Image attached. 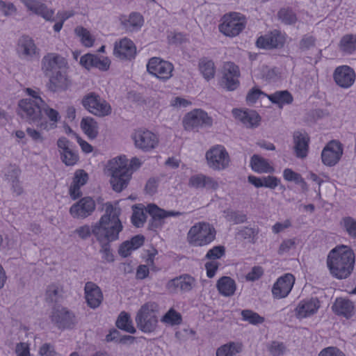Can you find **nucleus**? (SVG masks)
<instances>
[{
	"instance_id": "f257e3e1",
	"label": "nucleus",
	"mask_w": 356,
	"mask_h": 356,
	"mask_svg": "<svg viewBox=\"0 0 356 356\" xmlns=\"http://www.w3.org/2000/svg\"><path fill=\"white\" fill-rule=\"evenodd\" d=\"M120 210L111 203L106 204L105 213L92 225V235L98 242H113L119 239L123 225L119 218Z\"/></svg>"
},
{
	"instance_id": "f03ea898",
	"label": "nucleus",
	"mask_w": 356,
	"mask_h": 356,
	"mask_svg": "<svg viewBox=\"0 0 356 356\" xmlns=\"http://www.w3.org/2000/svg\"><path fill=\"white\" fill-rule=\"evenodd\" d=\"M355 259V253L350 247L343 245L335 247L327 258L330 274L339 280L346 279L354 269Z\"/></svg>"
},
{
	"instance_id": "7ed1b4c3",
	"label": "nucleus",
	"mask_w": 356,
	"mask_h": 356,
	"mask_svg": "<svg viewBox=\"0 0 356 356\" xmlns=\"http://www.w3.org/2000/svg\"><path fill=\"white\" fill-rule=\"evenodd\" d=\"M159 306L156 302H149L141 306L135 321L138 328L145 333L155 331L158 324Z\"/></svg>"
},
{
	"instance_id": "20e7f679",
	"label": "nucleus",
	"mask_w": 356,
	"mask_h": 356,
	"mask_svg": "<svg viewBox=\"0 0 356 356\" xmlns=\"http://www.w3.org/2000/svg\"><path fill=\"white\" fill-rule=\"evenodd\" d=\"M216 231L207 222H199L193 225L187 233V241L193 246H204L216 238Z\"/></svg>"
},
{
	"instance_id": "39448f33",
	"label": "nucleus",
	"mask_w": 356,
	"mask_h": 356,
	"mask_svg": "<svg viewBox=\"0 0 356 356\" xmlns=\"http://www.w3.org/2000/svg\"><path fill=\"white\" fill-rule=\"evenodd\" d=\"M222 21L219 25V30L229 37L238 35L245 29L246 24L245 17L238 13L226 14Z\"/></svg>"
},
{
	"instance_id": "423d86ee",
	"label": "nucleus",
	"mask_w": 356,
	"mask_h": 356,
	"mask_svg": "<svg viewBox=\"0 0 356 356\" xmlns=\"http://www.w3.org/2000/svg\"><path fill=\"white\" fill-rule=\"evenodd\" d=\"M44 104L42 99L31 101L29 99H22L18 102V115L30 122H36L41 119V107Z\"/></svg>"
},
{
	"instance_id": "0eeeda50",
	"label": "nucleus",
	"mask_w": 356,
	"mask_h": 356,
	"mask_svg": "<svg viewBox=\"0 0 356 356\" xmlns=\"http://www.w3.org/2000/svg\"><path fill=\"white\" fill-rule=\"evenodd\" d=\"M131 138L135 147L144 152L154 149L159 143L158 135L147 129L136 130L132 134Z\"/></svg>"
},
{
	"instance_id": "6e6552de",
	"label": "nucleus",
	"mask_w": 356,
	"mask_h": 356,
	"mask_svg": "<svg viewBox=\"0 0 356 356\" xmlns=\"http://www.w3.org/2000/svg\"><path fill=\"white\" fill-rule=\"evenodd\" d=\"M82 104L90 113L99 117H104L111 113L110 104L95 92L84 96Z\"/></svg>"
},
{
	"instance_id": "1a4fd4ad",
	"label": "nucleus",
	"mask_w": 356,
	"mask_h": 356,
	"mask_svg": "<svg viewBox=\"0 0 356 356\" xmlns=\"http://www.w3.org/2000/svg\"><path fill=\"white\" fill-rule=\"evenodd\" d=\"M209 166L215 170H224L228 167L230 159L228 152L222 145H216L206 153Z\"/></svg>"
},
{
	"instance_id": "9d476101",
	"label": "nucleus",
	"mask_w": 356,
	"mask_h": 356,
	"mask_svg": "<svg viewBox=\"0 0 356 356\" xmlns=\"http://www.w3.org/2000/svg\"><path fill=\"white\" fill-rule=\"evenodd\" d=\"M147 70L149 74H152L158 79L166 81L172 77L174 66L168 61L158 57H153L149 60Z\"/></svg>"
},
{
	"instance_id": "9b49d317",
	"label": "nucleus",
	"mask_w": 356,
	"mask_h": 356,
	"mask_svg": "<svg viewBox=\"0 0 356 356\" xmlns=\"http://www.w3.org/2000/svg\"><path fill=\"white\" fill-rule=\"evenodd\" d=\"M183 124L185 129L194 130L211 126L212 119L203 110L194 109L184 116Z\"/></svg>"
},
{
	"instance_id": "f8f14e48",
	"label": "nucleus",
	"mask_w": 356,
	"mask_h": 356,
	"mask_svg": "<svg viewBox=\"0 0 356 356\" xmlns=\"http://www.w3.org/2000/svg\"><path fill=\"white\" fill-rule=\"evenodd\" d=\"M145 211L152 217L149 223V229L152 230L161 228L164 223L165 218L179 216L182 214V213L179 211H165L154 204H148L145 207Z\"/></svg>"
},
{
	"instance_id": "ddd939ff",
	"label": "nucleus",
	"mask_w": 356,
	"mask_h": 356,
	"mask_svg": "<svg viewBox=\"0 0 356 356\" xmlns=\"http://www.w3.org/2000/svg\"><path fill=\"white\" fill-rule=\"evenodd\" d=\"M17 52L22 59L31 61L38 58L40 49L36 46L32 38L29 35H23L18 40Z\"/></svg>"
},
{
	"instance_id": "4468645a",
	"label": "nucleus",
	"mask_w": 356,
	"mask_h": 356,
	"mask_svg": "<svg viewBox=\"0 0 356 356\" xmlns=\"http://www.w3.org/2000/svg\"><path fill=\"white\" fill-rule=\"evenodd\" d=\"M343 154L342 145L337 140L329 142L321 152L322 162L327 166L335 165Z\"/></svg>"
},
{
	"instance_id": "2eb2a0df",
	"label": "nucleus",
	"mask_w": 356,
	"mask_h": 356,
	"mask_svg": "<svg viewBox=\"0 0 356 356\" xmlns=\"http://www.w3.org/2000/svg\"><path fill=\"white\" fill-rule=\"evenodd\" d=\"M65 59L56 53H48L41 61V69L45 76H51L66 65Z\"/></svg>"
},
{
	"instance_id": "dca6fc26",
	"label": "nucleus",
	"mask_w": 356,
	"mask_h": 356,
	"mask_svg": "<svg viewBox=\"0 0 356 356\" xmlns=\"http://www.w3.org/2000/svg\"><path fill=\"white\" fill-rule=\"evenodd\" d=\"M57 146L61 161L67 166L75 165L79 161V154L74 149L72 143L66 138L61 137L57 140Z\"/></svg>"
},
{
	"instance_id": "f3484780",
	"label": "nucleus",
	"mask_w": 356,
	"mask_h": 356,
	"mask_svg": "<svg viewBox=\"0 0 356 356\" xmlns=\"http://www.w3.org/2000/svg\"><path fill=\"white\" fill-rule=\"evenodd\" d=\"M95 206V202L91 197H85L71 206L70 213L74 218L83 219L92 214Z\"/></svg>"
},
{
	"instance_id": "a211bd4d",
	"label": "nucleus",
	"mask_w": 356,
	"mask_h": 356,
	"mask_svg": "<svg viewBox=\"0 0 356 356\" xmlns=\"http://www.w3.org/2000/svg\"><path fill=\"white\" fill-rule=\"evenodd\" d=\"M195 284V280L192 276L184 274L170 280L166 284V287L171 293L188 292L192 290Z\"/></svg>"
},
{
	"instance_id": "6ab92c4d",
	"label": "nucleus",
	"mask_w": 356,
	"mask_h": 356,
	"mask_svg": "<svg viewBox=\"0 0 356 356\" xmlns=\"http://www.w3.org/2000/svg\"><path fill=\"white\" fill-rule=\"evenodd\" d=\"M294 282L295 278L292 274L286 273L280 277L273 286V296L278 299L286 297L291 292Z\"/></svg>"
},
{
	"instance_id": "aec40b11",
	"label": "nucleus",
	"mask_w": 356,
	"mask_h": 356,
	"mask_svg": "<svg viewBox=\"0 0 356 356\" xmlns=\"http://www.w3.org/2000/svg\"><path fill=\"white\" fill-rule=\"evenodd\" d=\"M285 43V37L278 31H274L265 35L260 36L257 42V46L263 49L282 48Z\"/></svg>"
},
{
	"instance_id": "412c9836",
	"label": "nucleus",
	"mask_w": 356,
	"mask_h": 356,
	"mask_svg": "<svg viewBox=\"0 0 356 356\" xmlns=\"http://www.w3.org/2000/svg\"><path fill=\"white\" fill-rule=\"evenodd\" d=\"M333 78L335 83L339 86L343 88H348L355 82V73L350 67L342 65L335 69Z\"/></svg>"
},
{
	"instance_id": "4be33fe9",
	"label": "nucleus",
	"mask_w": 356,
	"mask_h": 356,
	"mask_svg": "<svg viewBox=\"0 0 356 356\" xmlns=\"http://www.w3.org/2000/svg\"><path fill=\"white\" fill-rule=\"evenodd\" d=\"M113 54L120 59L131 60L136 54V48L131 40L124 38L115 42Z\"/></svg>"
},
{
	"instance_id": "5701e85b",
	"label": "nucleus",
	"mask_w": 356,
	"mask_h": 356,
	"mask_svg": "<svg viewBox=\"0 0 356 356\" xmlns=\"http://www.w3.org/2000/svg\"><path fill=\"white\" fill-rule=\"evenodd\" d=\"M84 295L87 305L92 309L99 307L103 300L101 289L92 282H87L84 286Z\"/></svg>"
},
{
	"instance_id": "b1692460",
	"label": "nucleus",
	"mask_w": 356,
	"mask_h": 356,
	"mask_svg": "<svg viewBox=\"0 0 356 356\" xmlns=\"http://www.w3.org/2000/svg\"><path fill=\"white\" fill-rule=\"evenodd\" d=\"M80 64L89 70L92 67L106 71L110 67V60L107 57H99L97 55L87 54L81 57Z\"/></svg>"
},
{
	"instance_id": "393cba45",
	"label": "nucleus",
	"mask_w": 356,
	"mask_h": 356,
	"mask_svg": "<svg viewBox=\"0 0 356 356\" xmlns=\"http://www.w3.org/2000/svg\"><path fill=\"white\" fill-rule=\"evenodd\" d=\"M320 302L317 298L301 300L295 309L296 316L298 318L309 317L318 311Z\"/></svg>"
},
{
	"instance_id": "a878e982",
	"label": "nucleus",
	"mask_w": 356,
	"mask_h": 356,
	"mask_svg": "<svg viewBox=\"0 0 356 356\" xmlns=\"http://www.w3.org/2000/svg\"><path fill=\"white\" fill-rule=\"evenodd\" d=\"M51 320L60 328H69L74 324V316L65 308L54 310Z\"/></svg>"
},
{
	"instance_id": "bb28decb",
	"label": "nucleus",
	"mask_w": 356,
	"mask_h": 356,
	"mask_svg": "<svg viewBox=\"0 0 356 356\" xmlns=\"http://www.w3.org/2000/svg\"><path fill=\"white\" fill-rule=\"evenodd\" d=\"M232 113L234 117L240 120L247 127L251 128L259 125L260 117L255 111H242L235 108L233 109Z\"/></svg>"
},
{
	"instance_id": "cd10ccee",
	"label": "nucleus",
	"mask_w": 356,
	"mask_h": 356,
	"mask_svg": "<svg viewBox=\"0 0 356 356\" xmlns=\"http://www.w3.org/2000/svg\"><path fill=\"white\" fill-rule=\"evenodd\" d=\"M293 143L296 156L300 159L305 158L309 150V137L308 135L299 131L294 133Z\"/></svg>"
},
{
	"instance_id": "c85d7f7f",
	"label": "nucleus",
	"mask_w": 356,
	"mask_h": 356,
	"mask_svg": "<svg viewBox=\"0 0 356 356\" xmlns=\"http://www.w3.org/2000/svg\"><path fill=\"white\" fill-rule=\"evenodd\" d=\"M88 179V175L83 170H78L74 173L72 185L70 187V195L73 200L81 196V187L85 185Z\"/></svg>"
},
{
	"instance_id": "c756f323",
	"label": "nucleus",
	"mask_w": 356,
	"mask_h": 356,
	"mask_svg": "<svg viewBox=\"0 0 356 356\" xmlns=\"http://www.w3.org/2000/svg\"><path fill=\"white\" fill-rule=\"evenodd\" d=\"M25 6L33 13L42 16L46 19H50L53 11L49 10L40 0H20Z\"/></svg>"
},
{
	"instance_id": "7c9ffc66",
	"label": "nucleus",
	"mask_w": 356,
	"mask_h": 356,
	"mask_svg": "<svg viewBox=\"0 0 356 356\" xmlns=\"http://www.w3.org/2000/svg\"><path fill=\"white\" fill-rule=\"evenodd\" d=\"M334 312L348 318L354 314V305L352 301L346 298H337L332 305Z\"/></svg>"
},
{
	"instance_id": "2f4dec72",
	"label": "nucleus",
	"mask_w": 356,
	"mask_h": 356,
	"mask_svg": "<svg viewBox=\"0 0 356 356\" xmlns=\"http://www.w3.org/2000/svg\"><path fill=\"white\" fill-rule=\"evenodd\" d=\"M128 162L124 156L115 157L108 161L107 165L108 170L111 174H120L124 171H126V173L132 174L133 170L128 166Z\"/></svg>"
},
{
	"instance_id": "473e14b6",
	"label": "nucleus",
	"mask_w": 356,
	"mask_h": 356,
	"mask_svg": "<svg viewBox=\"0 0 356 356\" xmlns=\"http://www.w3.org/2000/svg\"><path fill=\"white\" fill-rule=\"evenodd\" d=\"M216 287L220 294L225 297H229L234 294L236 284L230 277L223 276L218 280Z\"/></svg>"
},
{
	"instance_id": "72a5a7b5",
	"label": "nucleus",
	"mask_w": 356,
	"mask_h": 356,
	"mask_svg": "<svg viewBox=\"0 0 356 356\" xmlns=\"http://www.w3.org/2000/svg\"><path fill=\"white\" fill-rule=\"evenodd\" d=\"M125 172L126 171H124L120 174H111V177L110 179V183L112 186V188L115 192H121L127 186L130 181L132 174L126 173Z\"/></svg>"
},
{
	"instance_id": "f704fd0d",
	"label": "nucleus",
	"mask_w": 356,
	"mask_h": 356,
	"mask_svg": "<svg viewBox=\"0 0 356 356\" xmlns=\"http://www.w3.org/2000/svg\"><path fill=\"white\" fill-rule=\"evenodd\" d=\"M121 24L129 31L138 29L143 25V16L137 13H132L129 17L123 16L120 18Z\"/></svg>"
},
{
	"instance_id": "c9c22d12",
	"label": "nucleus",
	"mask_w": 356,
	"mask_h": 356,
	"mask_svg": "<svg viewBox=\"0 0 356 356\" xmlns=\"http://www.w3.org/2000/svg\"><path fill=\"white\" fill-rule=\"evenodd\" d=\"M252 169L258 173H269L274 171V168L268 161L257 154H254L250 159Z\"/></svg>"
},
{
	"instance_id": "e433bc0d",
	"label": "nucleus",
	"mask_w": 356,
	"mask_h": 356,
	"mask_svg": "<svg viewBox=\"0 0 356 356\" xmlns=\"http://www.w3.org/2000/svg\"><path fill=\"white\" fill-rule=\"evenodd\" d=\"M266 97L280 108H282L284 104H289L293 102V97L287 90L276 91L271 95H267Z\"/></svg>"
},
{
	"instance_id": "4c0bfd02",
	"label": "nucleus",
	"mask_w": 356,
	"mask_h": 356,
	"mask_svg": "<svg viewBox=\"0 0 356 356\" xmlns=\"http://www.w3.org/2000/svg\"><path fill=\"white\" fill-rule=\"evenodd\" d=\"M339 50L344 54H351L356 51V35H343L339 44Z\"/></svg>"
},
{
	"instance_id": "58836bf2",
	"label": "nucleus",
	"mask_w": 356,
	"mask_h": 356,
	"mask_svg": "<svg viewBox=\"0 0 356 356\" xmlns=\"http://www.w3.org/2000/svg\"><path fill=\"white\" fill-rule=\"evenodd\" d=\"M49 77V83L48 88L51 91L56 92L59 89H63L67 86V79L64 74H63L60 70L55 72L54 74Z\"/></svg>"
},
{
	"instance_id": "ea45409f",
	"label": "nucleus",
	"mask_w": 356,
	"mask_h": 356,
	"mask_svg": "<svg viewBox=\"0 0 356 356\" xmlns=\"http://www.w3.org/2000/svg\"><path fill=\"white\" fill-rule=\"evenodd\" d=\"M81 127L90 139L95 138L98 135V125L92 118H83L81 122Z\"/></svg>"
},
{
	"instance_id": "a19ab883",
	"label": "nucleus",
	"mask_w": 356,
	"mask_h": 356,
	"mask_svg": "<svg viewBox=\"0 0 356 356\" xmlns=\"http://www.w3.org/2000/svg\"><path fill=\"white\" fill-rule=\"evenodd\" d=\"M116 326L127 332L134 334L136 330L132 324L130 316L125 312H122L119 315L116 321Z\"/></svg>"
},
{
	"instance_id": "79ce46f5",
	"label": "nucleus",
	"mask_w": 356,
	"mask_h": 356,
	"mask_svg": "<svg viewBox=\"0 0 356 356\" xmlns=\"http://www.w3.org/2000/svg\"><path fill=\"white\" fill-rule=\"evenodd\" d=\"M199 69L204 78L209 81L215 75V65L211 60L204 58L200 60Z\"/></svg>"
},
{
	"instance_id": "37998d69",
	"label": "nucleus",
	"mask_w": 356,
	"mask_h": 356,
	"mask_svg": "<svg viewBox=\"0 0 356 356\" xmlns=\"http://www.w3.org/2000/svg\"><path fill=\"white\" fill-rule=\"evenodd\" d=\"M241 350L239 343L229 342L219 347L216 350V356H235Z\"/></svg>"
},
{
	"instance_id": "c03bdc74",
	"label": "nucleus",
	"mask_w": 356,
	"mask_h": 356,
	"mask_svg": "<svg viewBox=\"0 0 356 356\" xmlns=\"http://www.w3.org/2000/svg\"><path fill=\"white\" fill-rule=\"evenodd\" d=\"M341 228L347 233V234L353 238H356V219L351 216H345L341 218L340 222Z\"/></svg>"
},
{
	"instance_id": "a18cd8bd",
	"label": "nucleus",
	"mask_w": 356,
	"mask_h": 356,
	"mask_svg": "<svg viewBox=\"0 0 356 356\" xmlns=\"http://www.w3.org/2000/svg\"><path fill=\"white\" fill-rule=\"evenodd\" d=\"M63 292V288L60 285L50 284L46 291V300L51 303L57 302L62 297Z\"/></svg>"
},
{
	"instance_id": "49530a36",
	"label": "nucleus",
	"mask_w": 356,
	"mask_h": 356,
	"mask_svg": "<svg viewBox=\"0 0 356 356\" xmlns=\"http://www.w3.org/2000/svg\"><path fill=\"white\" fill-rule=\"evenodd\" d=\"M241 314L243 321H248L252 325H259L264 322V317L250 309H243L241 311Z\"/></svg>"
},
{
	"instance_id": "de8ad7c7",
	"label": "nucleus",
	"mask_w": 356,
	"mask_h": 356,
	"mask_svg": "<svg viewBox=\"0 0 356 356\" xmlns=\"http://www.w3.org/2000/svg\"><path fill=\"white\" fill-rule=\"evenodd\" d=\"M267 349L271 356H283L287 351L284 343L278 341L270 342L268 345Z\"/></svg>"
},
{
	"instance_id": "09e8293b",
	"label": "nucleus",
	"mask_w": 356,
	"mask_h": 356,
	"mask_svg": "<svg viewBox=\"0 0 356 356\" xmlns=\"http://www.w3.org/2000/svg\"><path fill=\"white\" fill-rule=\"evenodd\" d=\"M42 113L43 112L44 115L49 118L51 122V126L53 127H56V124L59 121L60 116L58 112L50 108L44 101V104H42L41 107Z\"/></svg>"
},
{
	"instance_id": "8fccbe9b",
	"label": "nucleus",
	"mask_w": 356,
	"mask_h": 356,
	"mask_svg": "<svg viewBox=\"0 0 356 356\" xmlns=\"http://www.w3.org/2000/svg\"><path fill=\"white\" fill-rule=\"evenodd\" d=\"M75 33L81 38L83 45L86 47L92 46L94 40L86 29L82 26H78L75 29Z\"/></svg>"
},
{
	"instance_id": "3c124183",
	"label": "nucleus",
	"mask_w": 356,
	"mask_h": 356,
	"mask_svg": "<svg viewBox=\"0 0 356 356\" xmlns=\"http://www.w3.org/2000/svg\"><path fill=\"white\" fill-rule=\"evenodd\" d=\"M163 323L172 325H179L181 321V315L175 309H170L161 318Z\"/></svg>"
},
{
	"instance_id": "603ef678",
	"label": "nucleus",
	"mask_w": 356,
	"mask_h": 356,
	"mask_svg": "<svg viewBox=\"0 0 356 356\" xmlns=\"http://www.w3.org/2000/svg\"><path fill=\"white\" fill-rule=\"evenodd\" d=\"M146 219V213L141 208L136 207L131 216V222L137 227H142Z\"/></svg>"
},
{
	"instance_id": "864d4df0",
	"label": "nucleus",
	"mask_w": 356,
	"mask_h": 356,
	"mask_svg": "<svg viewBox=\"0 0 356 356\" xmlns=\"http://www.w3.org/2000/svg\"><path fill=\"white\" fill-rule=\"evenodd\" d=\"M258 229L254 227H243L238 232V236L245 240H248L250 242L254 243L255 238L258 234Z\"/></svg>"
},
{
	"instance_id": "5fc2aeb1",
	"label": "nucleus",
	"mask_w": 356,
	"mask_h": 356,
	"mask_svg": "<svg viewBox=\"0 0 356 356\" xmlns=\"http://www.w3.org/2000/svg\"><path fill=\"white\" fill-rule=\"evenodd\" d=\"M279 18L286 24H293L297 21L295 13L289 9L282 8L278 13Z\"/></svg>"
},
{
	"instance_id": "6e6d98bb",
	"label": "nucleus",
	"mask_w": 356,
	"mask_h": 356,
	"mask_svg": "<svg viewBox=\"0 0 356 356\" xmlns=\"http://www.w3.org/2000/svg\"><path fill=\"white\" fill-rule=\"evenodd\" d=\"M20 173V169L15 165H10L4 170L5 179L8 182L18 180Z\"/></svg>"
},
{
	"instance_id": "4d7b16f0",
	"label": "nucleus",
	"mask_w": 356,
	"mask_h": 356,
	"mask_svg": "<svg viewBox=\"0 0 356 356\" xmlns=\"http://www.w3.org/2000/svg\"><path fill=\"white\" fill-rule=\"evenodd\" d=\"M101 246L99 252L102 254V259L106 262H113L114 256L111 249L110 243L111 242H99Z\"/></svg>"
},
{
	"instance_id": "13d9d810",
	"label": "nucleus",
	"mask_w": 356,
	"mask_h": 356,
	"mask_svg": "<svg viewBox=\"0 0 356 356\" xmlns=\"http://www.w3.org/2000/svg\"><path fill=\"white\" fill-rule=\"evenodd\" d=\"M283 177L284 179L289 181H294L298 184L306 185V182L302 179L301 175L290 168H286L283 172Z\"/></svg>"
},
{
	"instance_id": "bf43d9fd",
	"label": "nucleus",
	"mask_w": 356,
	"mask_h": 356,
	"mask_svg": "<svg viewBox=\"0 0 356 356\" xmlns=\"http://www.w3.org/2000/svg\"><path fill=\"white\" fill-rule=\"evenodd\" d=\"M316 38L309 34L303 35L299 42V49L302 51H307L315 46Z\"/></svg>"
},
{
	"instance_id": "052dcab7",
	"label": "nucleus",
	"mask_w": 356,
	"mask_h": 356,
	"mask_svg": "<svg viewBox=\"0 0 356 356\" xmlns=\"http://www.w3.org/2000/svg\"><path fill=\"white\" fill-rule=\"evenodd\" d=\"M226 218L227 220L233 222L235 224L243 223L247 220L246 215L240 211H227L226 212Z\"/></svg>"
},
{
	"instance_id": "680f3d73",
	"label": "nucleus",
	"mask_w": 356,
	"mask_h": 356,
	"mask_svg": "<svg viewBox=\"0 0 356 356\" xmlns=\"http://www.w3.org/2000/svg\"><path fill=\"white\" fill-rule=\"evenodd\" d=\"M225 254V248L222 245H216L209 250L205 257L208 259H218Z\"/></svg>"
},
{
	"instance_id": "e2e57ef3",
	"label": "nucleus",
	"mask_w": 356,
	"mask_h": 356,
	"mask_svg": "<svg viewBox=\"0 0 356 356\" xmlns=\"http://www.w3.org/2000/svg\"><path fill=\"white\" fill-rule=\"evenodd\" d=\"M0 12L5 16H10L17 12V8L13 3L0 0Z\"/></svg>"
},
{
	"instance_id": "0e129e2a",
	"label": "nucleus",
	"mask_w": 356,
	"mask_h": 356,
	"mask_svg": "<svg viewBox=\"0 0 356 356\" xmlns=\"http://www.w3.org/2000/svg\"><path fill=\"white\" fill-rule=\"evenodd\" d=\"M224 76H240L239 68L234 63L228 62L224 65Z\"/></svg>"
},
{
	"instance_id": "69168bd1",
	"label": "nucleus",
	"mask_w": 356,
	"mask_h": 356,
	"mask_svg": "<svg viewBox=\"0 0 356 356\" xmlns=\"http://www.w3.org/2000/svg\"><path fill=\"white\" fill-rule=\"evenodd\" d=\"M261 95L266 97L267 94L262 92L257 88H253L248 92L246 96V101L249 104H254L257 102Z\"/></svg>"
},
{
	"instance_id": "338daca9",
	"label": "nucleus",
	"mask_w": 356,
	"mask_h": 356,
	"mask_svg": "<svg viewBox=\"0 0 356 356\" xmlns=\"http://www.w3.org/2000/svg\"><path fill=\"white\" fill-rule=\"evenodd\" d=\"M318 356H346V355L337 347L329 346L321 350Z\"/></svg>"
},
{
	"instance_id": "774afa93",
	"label": "nucleus",
	"mask_w": 356,
	"mask_h": 356,
	"mask_svg": "<svg viewBox=\"0 0 356 356\" xmlns=\"http://www.w3.org/2000/svg\"><path fill=\"white\" fill-rule=\"evenodd\" d=\"M74 232L81 239L86 240L88 238L91 234H92V226L90 227L88 225H85L79 227L74 231Z\"/></svg>"
}]
</instances>
